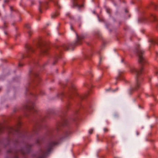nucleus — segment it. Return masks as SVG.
I'll return each mask as SVG.
<instances>
[{
  "instance_id": "1",
  "label": "nucleus",
  "mask_w": 158,
  "mask_h": 158,
  "mask_svg": "<svg viewBox=\"0 0 158 158\" xmlns=\"http://www.w3.org/2000/svg\"><path fill=\"white\" fill-rule=\"evenodd\" d=\"M52 147V145H50L46 150L42 151L40 152L38 158H44L46 155L50 151Z\"/></svg>"
},
{
  "instance_id": "2",
  "label": "nucleus",
  "mask_w": 158,
  "mask_h": 158,
  "mask_svg": "<svg viewBox=\"0 0 158 158\" xmlns=\"http://www.w3.org/2000/svg\"><path fill=\"white\" fill-rule=\"evenodd\" d=\"M6 130L9 133H13V132L15 131V130L11 127H6L4 126L0 123V133L2 132L3 130Z\"/></svg>"
},
{
  "instance_id": "3",
  "label": "nucleus",
  "mask_w": 158,
  "mask_h": 158,
  "mask_svg": "<svg viewBox=\"0 0 158 158\" xmlns=\"http://www.w3.org/2000/svg\"><path fill=\"white\" fill-rule=\"evenodd\" d=\"M143 52L144 51L140 48L138 50V55L139 57V61L142 64H143L145 62V60L142 55Z\"/></svg>"
},
{
  "instance_id": "4",
  "label": "nucleus",
  "mask_w": 158,
  "mask_h": 158,
  "mask_svg": "<svg viewBox=\"0 0 158 158\" xmlns=\"http://www.w3.org/2000/svg\"><path fill=\"white\" fill-rule=\"evenodd\" d=\"M142 69V68L140 70H136L135 68L132 67L131 68L130 71L131 73L134 74L136 76H138L141 73Z\"/></svg>"
},
{
  "instance_id": "5",
  "label": "nucleus",
  "mask_w": 158,
  "mask_h": 158,
  "mask_svg": "<svg viewBox=\"0 0 158 158\" xmlns=\"http://www.w3.org/2000/svg\"><path fill=\"white\" fill-rule=\"evenodd\" d=\"M74 6L78 8H80L83 6V5H80V3L82 1V0H72Z\"/></svg>"
},
{
  "instance_id": "6",
  "label": "nucleus",
  "mask_w": 158,
  "mask_h": 158,
  "mask_svg": "<svg viewBox=\"0 0 158 158\" xmlns=\"http://www.w3.org/2000/svg\"><path fill=\"white\" fill-rule=\"evenodd\" d=\"M84 36L83 35H81L80 36H78L77 35V44H78V42L80 41V40L82 39H83L84 38Z\"/></svg>"
},
{
  "instance_id": "7",
  "label": "nucleus",
  "mask_w": 158,
  "mask_h": 158,
  "mask_svg": "<svg viewBox=\"0 0 158 158\" xmlns=\"http://www.w3.org/2000/svg\"><path fill=\"white\" fill-rule=\"evenodd\" d=\"M40 50L41 52L42 53H46V51H47V49L45 47H43L41 48Z\"/></svg>"
},
{
  "instance_id": "8",
  "label": "nucleus",
  "mask_w": 158,
  "mask_h": 158,
  "mask_svg": "<svg viewBox=\"0 0 158 158\" xmlns=\"http://www.w3.org/2000/svg\"><path fill=\"white\" fill-rule=\"evenodd\" d=\"M59 14V13L58 12H56L55 13H54L52 15V18H55L58 16Z\"/></svg>"
},
{
  "instance_id": "9",
  "label": "nucleus",
  "mask_w": 158,
  "mask_h": 158,
  "mask_svg": "<svg viewBox=\"0 0 158 158\" xmlns=\"http://www.w3.org/2000/svg\"><path fill=\"white\" fill-rule=\"evenodd\" d=\"M29 109L31 110V111L33 112L36 110V109L35 108L33 105H32L29 107Z\"/></svg>"
},
{
  "instance_id": "10",
  "label": "nucleus",
  "mask_w": 158,
  "mask_h": 158,
  "mask_svg": "<svg viewBox=\"0 0 158 158\" xmlns=\"http://www.w3.org/2000/svg\"><path fill=\"white\" fill-rule=\"evenodd\" d=\"M28 49L29 50V51L28 52L27 55H29V54L30 53V52H33L34 51V50L31 47H29Z\"/></svg>"
},
{
  "instance_id": "11",
  "label": "nucleus",
  "mask_w": 158,
  "mask_h": 158,
  "mask_svg": "<svg viewBox=\"0 0 158 158\" xmlns=\"http://www.w3.org/2000/svg\"><path fill=\"white\" fill-rule=\"evenodd\" d=\"M139 85H140L138 81H137V83L136 86H135V87L134 89V90L136 89H137V88H138V87L139 86Z\"/></svg>"
},
{
  "instance_id": "12",
  "label": "nucleus",
  "mask_w": 158,
  "mask_h": 158,
  "mask_svg": "<svg viewBox=\"0 0 158 158\" xmlns=\"http://www.w3.org/2000/svg\"><path fill=\"white\" fill-rule=\"evenodd\" d=\"M93 131V129H90L89 130L88 132L89 134H91Z\"/></svg>"
},
{
  "instance_id": "13",
  "label": "nucleus",
  "mask_w": 158,
  "mask_h": 158,
  "mask_svg": "<svg viewBox=\"0 0 158 158\" xmlns=\"http://www.w3.org/2000/svg\"><path fill=\"white\" fill-rule=\"evenodd\" d=\"M69 132H66L65 133V136H64V137H68V136H69Z\"/></svg>"
},
{
  "instance_id": "14",
  "label": "nucleus",
  "mask_w": 158,
  "mask_h": 158,
  "mask_svg": "<svg viewBox=\"0 0 158 158\" xmlns=\"http://www.w3.org/2000/svg\"><path fill=\"white\" fill-rule=\"evenodd\" d=\"M26 27L27 28H28V29H29V28H30V26H29V25H28V24H27V25H26Z\"/></svg>"
},
{
  "instance_id": "15",
  "label": "nucleus",
  "mask_w": 158,
  "mask_h": 158,
  "mask_svg": "<svg viewBox=\"0 0 158 158\" xmlns=\"http://www.w3.org/2000/svg\"><path fill=\"white\" fill-rule=\"evenodd\" d=\"M64 48L65 50H67L68 49V48H67V47L66 45L64 46Z\"/></svg>"
},
{
  "instance_id": "16",
  "label": "nucleus",
  "mask_w": 158,
  "mask_h": 158,
  "mask_svg": "<svg viewBox=\"0 0 158 158\" xmlns=\"http://www.w3.org/2000/svg\"><path fill=\"white\" fill-rule=\"evenodd\" d=\"M152 17L154 19H155L156 18V16L154 15H152Z\"/></svg>"
},
{
  "instance_id": "17",
  "label": "nucleus",
  "mask_w": 158,
  "mask_h": 158,
  "mask_svg": "<svg viewBox=\"0 0 158 158\" xmlns=\"http://www.w3.org/2000/svg\"><path fill=\"white\" fill-rule=\"evenodd\" d=\"M104 132H106L108 131V130L106 128H104Z\"/></svg>"
},
{
  "instance_id": "18",
  "label": "nucleus",
  "mask_w": 158,
  "mask_h": 158,
  "mask_svg": "<svg viewBox=\"0 0 158 158\" xmlns=\"http://www.w3.org/2000/svg\"><path fill=\"white\" fill-rule=\"evenodd\" d=\"M152 43V44H154V43H156V42L153 40H152L151 41V42Z\"/></svg>"
},
{
  "instance_id": "19",
  "label": "nucleus",
  "mask_w": 158,
  "mask_h": 158,
  "mask_svg": "<svg viewBox=\"0 0 158 158\" xmlns=\"http://www.w3.org/2000/svg\"><path fill=\"white\" fill-rule=\"evenodd\" d=\"M110 89V88H109V89H106V91H109Z\"/></svg>"
},
{
  "instance_id": "20",
  "label": "nucleus",
  "mask_w": 158,
  "mask_h": 158,
  "mask_svg": "<svg viewBox=\"0 0 158 158\" xmlns=\"http://www.w3.org/2000/svg\"><path fill=\"white\" fill-rule=\"evenodd\" d=\"M120 75H119V76L118 77V79H119V78H120Z\"/></svg>"
},
{
  "instance_id": "21",
  "label": "nucleus",
  "mask_w": 158,
  "mask_h": 158,
  "mask_svg": "<svg viewBox=\"0 0 158 158\" xmlns=\"http://www.w3.org/2000/svg\"><path fill=\"white\" fill-rule=\"evenodd\" d=\"M19 66H22V65H21V64H19Z\"/></svg>"
},
{
  "instance_id": "22",
  "label": "nucleus",
  "mask_w": 158,
  "mask_h": 158,
  "mask_svg": "<svg viewBox=\"0 0 158 158\" xmlns=\"http://www.w3.org/2000/svg\"><path fill=\"white\" fill-rule=\"evenodd\" d=\"M93 13H95V11H94L93 12Z\"/></svg>"
},
{
  "instance_id": "23",
  "label": "nucleus",
  "mask_w": 158,
  "mask_h": 158,
  "mask_svg": "<svg viewBox=\"0 0 158 158\" xmlns=\"http://www.w3.org/2000/svg\"><path fill=\"white\" fill-rule=\"evenodd\" d=\"M27 56H28V55H26V56H25V57H27Z\"/></svg>"
},
{
  "instance_id": "24",
  "label": "nucleus",
  "mask_w": 158,
  "mask_h": 158,
  "mask_svg": "<svg viewBox=\"0 0 158 158\" xmlns=\"http://www.w3.org/2000/svg\"><path fill=\"white\" fill-rule=\"evenodd\" d=\"M39 10L40 11V12H41L40 9H39Z\"/></svg>"
},
{
  "instance_id": "25",
  "label": "nucleus",
  "mask_w": 158,
  "mask_h": 158,
  "mask_svg": "<svg viewBox=\"0 0 158 158\" xmlns=\"http://www.w3.org/2000/svg\"><path fill=\"white\" fill-rule=\"evenodd\" d=\"M71 29L72 30V27H71Z\"/></svg>"
},
{
  "instance_id": "26",
  "label": "nucleus",
  "mask_w": 158,
  "mask_h": 158,
  "mask_svg": "<svg viewBox=\"0 0 158 158\" xmlns=\"http://www.w3.org/2000/svg\"><path fill=\"white\" fill-rule=\"evenodd\" d=\"M57 57L56 58V59H57Z\"/></svg>"
},
{
  "instance_id": "27",
  "label": "nucleus",
  "mask_w": 158,
  "mask_h": 158,
  "mask_svg": "<svg viewBox=\"0 0 158 158\" xmlns=\"http://www.w3.org/2000/svg\"><path fill=\"white\" fill-rule=\"evenodd\" d=\"M123 60H122V61L123 62Z\"/></svg>"
}]
</instances>
